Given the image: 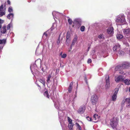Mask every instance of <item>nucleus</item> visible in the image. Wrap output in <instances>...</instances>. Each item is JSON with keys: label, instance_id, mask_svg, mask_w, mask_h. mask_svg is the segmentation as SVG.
<instances>
[{"label": "nucleus", "instance_id": "de8ad7c7", "mask_svg": "<svg viewBox=\"0 0 130 130\" xmlns=\"http://www.w3.org/2000/svg\"><path fill=\"white\" fill-rule=\"evenodd\" d=\"M43 36H46L47 37V34L45 32L44 33Z\"/></svg>", "mask_w": 130, "mask_h": 130}, {"label": "nucleus", "instance_id": "c85d7f7f", "mask_svg": "<svg viewBox=\"0 0 130 130\" xmlns=\"http://www.w3.org/2000/svg\"><path fill=\"white\" fill-rule=\"evenodd\" d=\"M119 89L118 88H116L114 90V93L113 94L116 95L118 93V91Z\"/></svg>", "mask_w": 130, "mask_h": 130}, {"label": "nucleus", "instance_id": "7ed1b4c3", "mask_svg": "<svg viewBox=\"0 0 130 130\" xmlns=\"http://www.w3.org/2000/svg\"><path fill=\"white\" fill-rule=\"evenodd\" d=\"M128 65V64L127 63L126 64H124L122 65H118L115 68V70L116 71H121L123 69L127 68Z\"/></svg>", "mask_w": 130, "mask_h": 130}, {"label": "nucleus", "instance_id": "6ab92c4d", "mask_svg": "<svg viewBox=\"0 0 130 130\" xmlns=\"http://www.w3.org/2000/svg\"><path fill=\"white\" fill-rule=\"evenodd\" d=\"M70 34L69 33H68V32H67V36H66V38H67V39H66V43H68V42L69 40V38H70Z\"/></svg>", "mask_w": 130, "mask_h": 130}, {"label": "nucleus", "instance_id": "c03bdc74", "mask_svg": "<svg viewBox=\"0 0 130 130\" xmlns=\"http://www.w3.org/2000/svg\"><path fill=\"white\" fill-rule=\"evenodd\" d=\"M91 62V60L90 59H89L88 60L87 62L88 63H90Z\"/></svg>", "mask_w": 130, "mask_h": 130}, {"label": "nucleus", "instance_id": "20e7f679", "mask_svg": "<svg viewBox=\"0 0 130 130\" xmlns=\"http://www.w3.org/2000/svg\"><path fill=\"white\" fill-rule=\"evenodd\" d=\"M81 20L80 18H77L74 20L73 23L78 28L81 25Z\"/></svg>", "mask_w": 130, "mask_h": 130}, {"label": "nucleus", "instance_id": "6e6552de", "mask_svg": "<svg viewBox=\"0 0 130 130\" xmlns=\"http://www.w3.org/2000/svg\"><path fill=\"white\" fill-rule=\"evenodd\" d=\"M86 109V107L84 105H83L80 107L78 110V112L80 113H83Z\"/></svg>", "mask_w": 130, "mask_h": 130}, {"label": "nucleus", "instance_id": "6e6d98bb", "mask_svg": "<svg viewBox=\"0 0 130 130\" xmlns=\"http://www.w3.org/2000/svg\"><path fill=\"white\" fill-rule=\"evenodd\" d=\"M58 114H59V118H60V117H61V116L60 117V115H59V112H58Z\"/></svg>", "mask_w": 130, "mask_h": 130}, {"label": "nucleus", "instance_id": "1a4fd4ad", "mask_svg": "<svg viewBox=\"0 0 130 130\" xmlns=\"http://www.w3.org/2000/svg\"><path fill=\"white\" fill-rule=\"evenodd\" d=\"M115 81L116 82H118L120 81H123L124 79L121 75H119L118 76H116L115 78Z\"/></svg>", "mask_w": 130, "mask_h": 130}, {"label": "nucleus", "instance_id": "a211bd4d", "mask_svg": "<svg viewBox=\"0 0 130 130\" xmlns=\"http://www.w3.org/2000/svg\"><path fill=\"white\" fill-rule=\"evenodd\" d=\"M123 37V36L121 34H118L117 35V38L118 39H121Z\"/></svg>", "mask_w": 130, "mask_h": 130}, {"label": "nucleus", "instance_id": "864d4df0", "mask_svg": "<svg viewBox=\"0 0 130 130\" xmlns=\"http://www.w3.org/2000/svg\"><path fill=\"white\" fill-rule=\"evenodd\" d=\"M90 49V47H89L87 49V51H88Z\"/></svg>", "mask_w": 130, "mask_h": 130}, {"label": "nucleus", "instance_id": "cd10ccee", "mask_svg": "<svg viewBox=\"0 0 130 130\" xmlns=\"http://www.w3.org/2000/svg\"><path fill=\"white\" fill-rule=\"evenodd\" d=\"M77 40V38L76 37H75V38L73 39L72 41V45H74V44L76 42Z\"/></svg>", "mask_w": 130, "mask_h": 130}, {"label": "nucleus", "instance_id": "49530a36", "mask_svg": "<svg viewBox=\"0 0 130 130\" xmlns=\"http://www.w3.org/2000/svg\"><path fill=\"white\" fill-rule=\"evenodd\" d=\"M72 88L69 87V92H71Z\"/></svg>", "mask_w": 130, "mask_h": 130}, {"label": "nucleus", "instance_id": "9d476101", "mask_svg": "<svg viewBox=\"0 0 130 130\" xmlns=\"http://www.w3.org/2000/svg\"><path fill=\"white\" fill-rule=\"evenodd\" d=\"M123 32L125 35L127 36L129 35H130V29L129 28L124 29Z\"/></svg>", "mask_w": 130, "mask_h": 130}, {"label": "nucleus", "instance_id": "58836bf2", "mask_svg": "<svg viewBox=\"0 0 130 130\" xmlns=\"http://www.w3.org/2000/svg\"><path fill=\"white\" fill-rule=\"evenodd\" d=\"M73 84V82H71V83H70V86L69 87L72 88V87Z\"/></svg>", "mask_w": 130, "mask_h": 130}, {"label": "nucleus", "instance_id": "052dcab7", "mask_svg": "<svg viewBox=\"0 0 130 130\" xmlns=\"http://www.w3.org/2000/svg\"><path fill=\"white\" fill-rule=\"evenodd\" d=\"M99 75H100V73H99Z\"/></svg>", "mask_w": 130, "mask_h": 130}, {"label": "nucleus", "instance_id": "13d9d810", "mask_svg": "<svg viewBox=\"0 0 130 130\" xmlns=\"http://www.w3.org/2000/svg\"><path fill=\"white\" fill-rule=\"evenodd\" d=\"M129 91L130 92V87L129 88Z\"/></svg>", "mask_w": 130, "mask_h": 130}, {"label": "nucleus", "instance_id": "79ce46f5", "mask_svg": "<svg viewBox=\"0 0 130 130\" xmlns=\"http://www.w3.org/2000/svg\"><path fill=\"white\" fill-rule=\"evenodd\" d=\"M55 106V107L58 109L59 110H61L59 108V107H58L57 106H56V104H54Z\"/></svg>", "mask_w": 130, "mask_h": 130}, {"label": "nucleus", "instance_id": "680f3d73", "mask_svg": "<svg viewBox=\"0 0 130 130\" xmlns=\"http://www.w3.org/2000/svg\"><path fill=\"white\" fill-rule=\"evenodd\" d=\"M129 23H130V19L129 20Z\"/></svg>", "mask_w": 130, "mask_h": 130}, {"label": "nucleus", "instance_id": "f8f14e48", "mask_svg": "<svg viewBox=\"0 0 130 130\" xmlns=\"http://www.w3.org/2000/svg\"><path fill=\"white\" fill-rule=\"evenodd\" d=\"M100 116L97 114H94L93 116V122H97L99 120L100 118Z\"/></svg>", "mask_w": 130, "mask_h": 130}, {"label": "nucleus", "instance_id": "5fc2aeb1", "mask_svg": "<svg viewBox=\"0 0 130 130\" xmlns=\"http://www.w3.org/2000/svg\"><path fill=\"white\" fill-rule=\"evenodd\" d=\"M2 27V26L1 25V24H0V29Z\"/></svg>", "mask_w": 130, "mask_h": 130}, {"label": "nucleus", "instance_id": "bb28decb", "mask_svg": "<svg viewBox=\"0 0 130 130\" xmlns=\"http://www.w3.org/2000/svg\"><path fill=\"white\" fill-rule=\"evenodd\" d=\"M117 53L118 54L121 55H124V52L123 51L120 50Z\"/></svg>", "mask_w": 130, "mask_h": 130}, {"label": "nucleus", "instance_id": "f257e3e1", "mask_svg": "<svg viewBox=\"0 0 130 130\" xmlns=\"http://www.w3.org/2000/svg\"><path fill=\"white\" fill-rule=\"evenodd\" d=\"M116 22L120 25H123L126 23L124 15L122 14H119L116 17Z\"/></svg>", "mask_w": 130, "mask_h": 130}, {"label": "nucleus", "instance_id": "09e8293b", "mask_svg": "<svg viewBox=\"0 0 130 130\" xmlns=\"http://www.w3.org/2000/svg\"><path fill=\"white\" fill-rule=\"evenodd\" d=\"M124 44H125L126 46H128L129 45L128 44L127 42H126L125 43H124Z\"/></svg>", "mask_w": 130, "mask_h": 130}, {"label": "nucleus", "instance_id": "3c124183", "mask_svg": "<svg viewBox=\"0 0 130 130\" xmlns=\"http://www.w3.org/2000/svg\"><path fill=\"white\" fill-rule=\"evenodd\" d=\"M129 55H130V50H129V51L127 53Z\"/></svg>", "mask_w": 130, "mask_h": 130}, {"label": "nucleus", "instance_id": "ea45409f", "mask_svg": "<svg viewBox=\"0 0 130 130\" xmlns=\"http://www.w3.org/2000/svg\"><path fill=\"white\" fill-rule=\"evenodd\" d=\"M67 56V55L66 54H63L62 55L61 57L62 58H65Z\"/></svg>", "mask_w": 130, "mask_h": 130}, {"label": "nucleus", "instance_id": "c756f323", "mask_svg": "<svg viewBox=\"0 0 130 130\" xmlns=\"http://www.w3.org/2000/svg\"><path fill=\"white\" fill-rule=\"evenodd\" d=\"M51 77V75H48L47 77V82L48 83H49Z\"/></svg>", "mask_w": 130, "mask_h": 130}, {"label": "nucleus", "instance_id": "2f4dec72", "mask_svg": "<svg viewBox=\"0 0 130 130\" xmlns=\"http://www.w3.org/2000/svg\"><path fill=\"white\" fill-rule=\"evenodd\" d=\"M98 38L99 39H103L104 38V35L103 34H100L98 36Z\"/></svg>", "mask_w": 130, "mask_h": 130}, {"label": "nucleus", "instance_id": "4d7b16f0", "mask_svg": "<svg viewBox=\"0 0 130 130\" xmlns=\"http://www.w3.org/2000/svg\"><path fill=\"white\" fill-rule=\"evenodd\" d=\"M85 55H87V53H85Z\"/></svg>", "mask_w": 130, "mask_h": 130}, {"label": "nucleus", "instance_id": "aec40b11", "mask_svg": "<svg viewBox=\"0 0 130 130\" xmlns=\"http://www.w3.org/2000/svg\"><path fill=\"white\" fill-rule=\"evenodd\" d=\"M12 26V23L11 22L9 24H8L7 26V29L8 30L10 29L11 27Z\"/></svg>", "mask_w": 130, "mask_h": 130}, {"label": "nucleus", "instance_id": "e433bc0d", "mask_svg": "<svg viewBox=\"0 0 130 130\" xmlns=\"http://www.w3.org/2000/svg\"><path fill=\"white\" fill-rule=\"evenodd\" d=\"M5 11L0 12V17H2L3 15H5Z\"/></svg>", "mask_w": 130, "mask_h": 130}, {"label": "nucleus", "instance_id": "4468645a", "mask_svg": "<svg viewBox=\"0 0 130 130\" xmlns=\"http://www.w3.org/2000/svg\"><path fill=\"white\" fill-rule=\"evenodd\" d=\"M60 14V13L56 11H53L52 12V15L54 19V17L56 18H57V16L58 15H59Z\"/></svg>", "mask_w": 130, "mask_h": 130}, {"label": "nucleus", "instance_id": "7c9ffc66", "mask_svg": "<svg viewBox=\"0 0 130 130\" xmlns=\"http://www.w3.org/2000/svg\"><path fill=\"white\" fill-rule=\"evenodd\" d=\"M85 29V27L84 26H82L80 28V30L82 31H84Z\"/></svg>", "mask_w": 130, "mask_h": 130}, {"label": "nucleus", "instance_id": "72a5a7b5", "mask_svg": "<svg viewBox=\"0 0 130 130\" xmlns=\"http://www.w3.org/2000/svg\"><path fill=\"white\" fill-rule=\"evenodd\" d=\"M67 118L69 123H72V119H71L70 118L68 117H67Z\"/></svg>", "mask_w": 130, "mask_h": 130}, {"label": "nucleus", "instance_id": "8fccbe9b", "mask_svg": "<svg viewBox=\"0 0 130 130\" xmlns=\"http://www.w3.org/2000/svg\"><path fill=\"white\" fill-rule=\"evenodd\" d=\"M7 3L8 4H10V1L9 0H8L7 1Z\"/></svg>", "mask_w": 130, "mask_h": 130}, {"label": "nucleus", "instance_id": "423d86ee", "mask_svg": "<svg viewBox=\"0 0 130 130\" xmlns=\"http://www.w3.org/2000/svg\"><path fill=\"white\" fill-rule=\"evenodd\" d=\"M106 81L105 88L106 89L108 88L110 86V82L109 81V75H107L105 77Z\"/></svg>", "mask_w": 130, "mask_h": 130}, {"label": "nucleus", "instance_id": "0eeeda50", "mask_svg": "<svg viewBox=\"0 0 130 130\" xmlns=\"http://www.w3.org/2000/svg\"><path fill=\"white\" fill-rule=\"evenodd\" d=\"M120 45L118 44L115 45L113 47V50L117 53L120 50Z\"/></svg>", "mask_w": 130, "mask_h": 130}, {"label": "nucleus", "instance_id": "a878e982", "mask_svg": "<svg viewBox=\"0 0 130 130\" xmlns=\"http://www.w3.org/2000/svg\"><path fill=\"white\" fill-rule=\"evenodd\" d=\"M44 80H45L44 79H41L39 80V81L42 83L44 86H45V84Z\"/></svg>", "mask_w": 130, "mask_h": 130}, {"label": "nucleus", "instance_id": "e2e57ef3", "mask_svg": "<svg viewBox=\"0 0 130 130\" xmlns=\"http://www.w3.org/2000/svg\"><path fill=\"white\" fill-rule=\"evenodd\" d=\"M12 20H11V22H12Z\"/></svg>", "mask_w": 130, "mask_h": 130}, {"label": "nucleus", "instance_id": "4be33fe9", "mask_svg": "<svg viewBox=\"0 0 130 130\" xmlns=\"http://www.w3.org/2000/svg\"><path fill=\"white\" fill-rule=\"evenodd\" d=\"M73 124L71 123H69L68 125V127L70 130H73L72 128L73 126Z\"/></svg>", "mask_w": 130, "mask_h": 130}, {"label": "nucleus", "instance_id": "5701e85b", "mask_svg": "<svg viewBox=\"0 0 130 130\" xmlns=\"http://www.w3.org/2000/svg\"><path fill=\"white\" fill-rule=\"evenodd\" d=\"M45 90H46V89ZM44 95L45 96L47 97L48 98H49V95L47 91L46 90L45 91V92L44 93Z\"/></svg>", "mask_w": 130, "mask_h": 130}, {"label": "nucleus", "instance_id": "393cba45", "mask_svg": "<svg viewBox=\"0 0 130 130\" xmlns=\"http://www.w3.org/2000/svg\"><path fill=\"white\" fill-rule=\"evenodd\" d=\"M36 66V65L35 64H33V65H31L30 66V69L31 70L32 72V71L33 69H35V68H35Z\"/></svg>", "mask_w": 130, "mask_h": 130}, {"label": "nucleus", "instance_id": "412c9836", "mask_svg": "<svg viewBox=\"0 0 130 130\" xmlns=\"http://www.w3.org/2000/svg\"><path fill=\"white\" fill-rule=\"evenodd\" d=\"M117 95L115 94H113L112 96V101H115L116 100Z\"/></svg>", "mask_w": 130, "mask_h": 130}, {"label": "nucleus", "instance_id": "9b49d317", "mask_svg": "<svg viewBox=\"0 0 130 130\" xmlns=\"http://www.w3.org/2000/svg\"><path fill=\"white\" fill-rule=\"evenodd\" d=\"M107 32L111 35H112L113 34V28L112 27H110L107 30Z\"/></svg>", "mask_w": 130, "mask_h": 130}, {"label": "nucleus", "instance_id": "473e14b6", "mask_svg": "<svg viewBox=\"0 0 130 130\" xmlns=\"http://www.w3.org/2000/svg\"><path fill=\"white\" fill-rule=\"evenodd\" d=\"M76 125L77 127V128L79 130H81V127L79 124L78 123H76Z\"/></svg>", "mask_w": 130, "mask_h": 130}, {"label": "nucleus", "instance_id": "37998d69", "mask_svg": "<svg viewBox=\"0 0 130 130\" xmlns=\"http://www.w3.org/2000/svg\"><path fill=\"white\" fill-rule=\"evenodd\" d=\"M3 6L2 5L0 7V11H1L3 9Z\"/></svg>", "mask_w": 130, "mask_h": 130}, {"label": "nucleus", "instance_id": "ddd939ff", "mask_svg": "<svg viewBox=\"0 0 130 130\" xmlns=\"http://www.w3.org/2000/svg\"><path fill=\"white\" fill-rule=\"evenodd\" d=\"M6 42V41L5 39H3L2 40H0V45H1L0 46L2 47V48H3Z\"/></svg>", "mask_w": 130, "mask_h": 130}, {"label": "nucleus", "instance_id": "2eb2a0df", "mask_svg": "<svg viewBox=\"0 0 130 130\" xmlns=\"http://www.w3.org/2000/svg\"><path fill=\"white\" fill-rule=\"evenodd\" d=\"M14 14L12 13H10L7 16V18L9 19H10L11 18L12 19V20L13 18Z\"/></svg>", "mask_w": 130, "mask_h": 130}, {"label": "nucleus", "instance_id": "39448f33", "mask_svg": "<svg viewBox=\"0 0 130 130\" xmlns=\"http://www.w3.org/2000/svg\"><path fill=\"white\" fill-rule=\"evenodd\" d=\"M98 96L95 94H94L92 96L91 101L93 104H95L96 103L98 100Z\"/></svg>", "mask_w": 130, "mask_h": 130}, {"label": "nucleus", "instance_id": "a19ab883", "mask_svg": "<svg viewBox=\"0 0 130 130\" xmlns=\"http://www.w3.org/2000/svg\"><path fill=\"white\" fill-rule=\"evenodd\" d=\"M60 42V38H59L57 40V45H59Z\"/></svg>", "mask_w": 130, "mask_h": 130}, {"label": "nucleus", "instance_id": "603ef678", "mask_svg": "<svg viewBox=\"0 0 130 130\" xmlns=\"http://www.w3.org/2000/svg\"><path fill=\"white\" fill-rule=\"evenodd\" d=\"M119 73H123V72H122V71H120L119 72Z\"/></svg>", "mask_w": 130, "mask_h": 130}, {"label": "nucleus", "instance_id": "4c0bfd02", "mask_svg": "<svg viewBox=\"0 0 130 130\" xmlns=\"http://www.w3.org/2000/svg\"><path fill=\"white\" fill-rule=\"evenodd\" d=\"M86 118L88 121H91L92 120V119L91 117H89V116H87Z\"/></svg>", "mask_w": 130, "mask_h": 130}, {"label": "nucleus", "instance_id": "f3484780", "mask_svg": "<svg viewBox=\"0 0 130 130\" xmlns=\"http://www.w3.org/2000/svg\"><path fill=\"white\" fill-rule=\"evenodd\" d=\"M130 102V99L129 98H126L123 101L122 103H124L126 102V103L129 104Z\"/></svg>", "mask_w": 130, "mask_h": 130}, {"label": "nucleus", "instance_id": "b1692460", "mask_svg": "<svg viewBox=\"0 0 130 130\" xmlns=\"http://www.w3.org/2000/svg\"><path fill=\"white\" fill-rule=\"evenodd\" d=\"M125 84L127 85L130 84V80L129 79H125L124 80Z\"/></svg>", "mask_w": 130, "mask_h": 130}, {"label": "nucleus", "instance_id": "c9c22d12", "mask_svg": "<svg viewBox=\"0 0 130 130\" xmlns=\"http://www.w3.org/2000/svg\"><path fill=\"white\" fill-rule=\"evenodd\" d=\"M68 22L70 25H71L72 24V21L71 19H68Z\"/></svg>", "mask_w": 130, "mask_h": 130}, {"label": "nucleus", "instance_id": "a18cd8bd", "mask_svg": "<svg viewBox=\"0 0 130 130\" xmlns=\"http://www.w3.org/2000/svg\"><path fill=\"white\" fill-rule=\"evenodd\" d=\"M4 22V21L0 19V24H2Z\"/></svg>", "mask_w": 130, "mask_h": 130}, {"label": "nucleus", "instance_id": "dca6fc26", "mask_svg": "<svg viewBox=\"0 0 130 130\" xmlns=\"http://www.w3.org/2000/svg\"><path fill=\"white\" fill-rule=\"evenodd\" d=\"M6 26H4L3 27L2 29H1V32L2 33L4 34L6 33Z\"/></svg>", "mask_w": 130, "mask_h": 130}, {"label": "nucleus", "instance_id": "bf43d9fd", "mask_svg": "<svg viewBox=\"0 0 130 130\" xmlns=\"http://www.w3.org/2000/svg\"><path fill=\"white\" fill-rule=\"evenodd\" d=\"M37 85H38V87H40V86L39 85H38V84H37Z\"/></svg>", "mask_w": 130, "mask_h": 130}, {"label": "nucleus", "instance_id": "f704fd0d", "mask_svg": "<svg viewBox=\"0 0 130 130\" xmlns=\"http://www.w3.org/2000/svg\"><path fill=\"white\" fill-rule=\"evenodd\" d=\"M13 11L12 7H10L8 9V11L9 12H12Z\"/></svg>", "mask_w": 130, "mask_h": 130}, {"label": "nucleus", "instance_id": "f03ea898", "mask_svg": "<svg viewBox=\"0 0 130 130\" xmlns=\"http://www.w3.org/2000/svg\"><path fill=\"white\" fill-rule=\"evenodd\" d=\"M119 119L117 117H113L110 121V125L113 128H116L118 125Z\"/></svg>", "mask_w": 130, "mask_h": 130}]
</instances>
